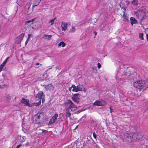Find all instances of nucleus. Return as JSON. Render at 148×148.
Returning a JSON list of instances; mask_svg holds the SVG:
<instances>
[{"mask_svg":"<svg viewBox=\"0 0 148 148\" xmlns=\"http://www.w3.org/2000/svg\"><path fill=\"white\" fill-rule=\"evenodd\" d=\"M34 122L38 124V126H42L44 123V120L42 113H39L35 115L34 117Z\"/></svg>","mask_w":148,"mask_h":148,"instance_id":"obj_1","label":"nucleus"},{"mask_svg":"<svg viewBox=\"0 0 148 148\" xmlns=\"http://www.w3.org/2000/svg\"><path fill=\"white\" fill-rule=\"evenodd\" d=\"M148 84H146L145 82L143 80H140L134 82L133 85L135 87L139 88L140 90L145 89L148 88Z\"/></svg>","mask_w":148,"mask_h":148,"instance_id":"obj_2","label":"nucleus"},{"mask_svg":"<svg viewBox=\"0 0 148 148\" xmlns=\"http://www.w3.org/2000/svg\"><path fill=\"white\" fill-rule=\"evenodd\" d=\"M66 109L69 110L70 109L71 111H74L76 110L77 107L70 100L66 101L64 103Z\"/></svg>","mask_w":148,"mask_h":148,"instance_id":"obj_3","label":"nucleus"},{"mask_svg":"<svg viewBox=\"0 0 148 148\" xmlns=\"http://www.w3.org/2000/svg\"><path fill=\"white\" fill-rule=\"evenodd\" d=\"M44 97V96L43 92L41 91H39L36 96L37 99L38 100H39V101L38 103H34V105L36 106L39 105L41 103V99Z\"/></svg>","mask_w":148,"mask_h":148,"instance_id":"obj_4","label":"nucleus"},{"mask_svg":"<svg viewBox=\"0 0 148 148\" xmlns=\"http://www.w3.org/2000/svg\"><path fill=\"white\" fill-rule=\"evenodd\" d=\"M30 125V123L29 122L24 120L22 124L23 130H24L27 131L29 129Z\"/></svg>","mask_w":148,"mask_h":148,"instance_id":"obj_5","label":"nucleus"},{"mask_svg":"<svg viewBox=\"0 0 148 148\" xmlns=\"http://www.w3.org/2000/svg\"><path fill=\"white\" fill-rule=\"evenodd\" d=\"M107 104L106 102L103 100H98L96 101L94 103L93 105L99 106H104Z\"/></svg>","mask_w":148,"mask_h":148,"instance_id":"obj_6","label":"nucleus"},{"mask_svg":"<svg viewBox=\"0 0 148 148\" xmlns=\"http://www.w3.org/2000/svg\"><path fill=\"white\" fill-rule=\"evenodd\" d=\"M142 137V136L140 134L137 133H134L132 134L129 136V138L133 140H139Z\"/></svg>","mask_w":148,"mask_h":148,"instance_id":"obj_7","label":"nucleus"},{"mask_svg":"<svg viewBox=\"0 0 148 148\" xmlns=\"http://www.w3.org/2000/svg\"><path fill=\"white\" fill-rule=\"evenodd\" d=\"M81 96V95L78 93L75 94L73 95L72 99L74 102L78 103Z\"/></svg>","mask_w":148,"mask_h":148,"instance_id":"obj_8","label":"nucleus"},{"mask_svg":"<svg viewBox=\"0 0 148 148\" xmlns=\"http://www.w3.org/2000/svg\"><path fill=\"white\" fill-rule=\"evenodd\" d=\"M135 14L138 18L141 19L143 18L145 15V14L143 11L138 10L135 13Z\"/></svg>","mask_w":148,"mask_h":148,"instance_id":"obj_9","label":"nucleus"},{"mask_svg":"<svg viewBox=\"0 0 148 148\" xmlns=\"http://www.w3.org/2000/svg\"><path fill=\"white\" fill-rule=\"evenodd\" d=\"M62 30L64 32H65L67 30L68 24L64 22H62L61 24Z\"/></svg>","mask_w":148,"mask_h":148,"instance_id":"obj_10","label":"nucleus"},{"mask_svg":"<svg viewBox=\"0 0 148 148\" xmlns=\"http://www.w3.org/2000/svg\"><path fill=\"white\" fill-rule=\"evenodd\" d=\"M77 92L79 91L85 92L86 90L84 86L82 85L79 84L76 86Z\"/></svg>","mask_w":148,"mask_h":148,"instance_id":"obj_11","label":"nucleus"},{"mask_svg":"<svg viewBox=\"0 0 148 148\" xmlns=\"http://www.w3.org/2000/svg\"><path fill=\"white\" fill-rule=\"evenodd\" d=\"M58 117L57 114H55L52 117L49 122V125H51L54 123L56 120L57 118Z\"/></svg>","mask_w":148,"mask_h":148,"instance_id":"obj_12","label":"nucleus"},{"mask_svg":"<svg viewBox=\"0 0 148 148\" xmlns=\"http://www.w3.org/2000/svg\"><path fill=\"white\" fill-rule=\"evenodd\" d=\"M21 103L25 104V106H27L31 107V105H30L29 103V101L27 99H25L24 98H22L21 101Z\"/></svg>","mask_w":148,"mask_h":148,"instance_id":"obj_13","label":"nucleus"},{"mask_svg":"<svg viewBox=\"0 0 148 148\" xmlns=\"http://www.w3.org/2000/svg\"><path fill=\"white\" fill-rule=\"evenodd\" d=\"M77 89L76 86L74 84L72 85L71 86L69 87V90L70 92H71L72 91L73 92H77Z\"/></svg>","mask_w":148,"mask_h":148,"instance_id":"obj_14","label":"nucleus"},{"mask_svg":"<svg viewBox=\"0 0 148 148\" xmlns=\"http://www.w3.org/2000/svg\"><path fill=\"white\" fill-rule=\"evenodd\" d=\"M41 0H33L32 8L34 7L38 6L41 1Z\"/></svg>","mask_w":148,"mask_h":148,"instance_id":"obj_15","label":"nucleus"},{"mask_svg":"<svg viewBox=\"0 0 148 148\" xmlns=\"http://www.w3.org/2000/svg\"><path fill=\"white\" fill-rule=\"evenodd\" d=\"M17 139L21 143H23L25 141V137L21 136H18L17 137Z\"/></svg>","mask_w":148,"mask_h":148,"instance_id":"obj_16","label":"nucleus"},{"mask_svg":"<svg viewBox=\"0 0 148 148\" xmlns=\"http://www.w3.org/2000/svg\"><path fill=\"white\" fill-rule=\"evenodd\" d=\"M130 23L132 25H133L134 24H136L138 23L137 20L134 17H130Z\"/></svg>","mask_w":148,"mask_h":148,"instance_id":"obj_17","label":"nucleus"},{"mask_svg":"<svg viewBox=\"0 0 148 148\" xmlns=\"http://www.w3.org/2000/svg\"><path fill=\"white\" fill-rule=\"evenodd\" d=\"M66 44L63 41H62L58 44V47H64L66 46Z\"/></svg>","mask_w":148,"mask_h":148,"instance_id":"obj_18","label":"nucleus"},{"mask_svg":"<svg viewBox=\"0 0 148 148\" xmlns=\"http://www.w3.org/2000/svg\"><path fill=\"white\" fill-rule=\"evenodd\" d=\"M51 35H47L45 34L42 36V38L43 39L49 40L51 39Z\"/></svg>","mask_w":148,"mask_h":148,"instance_id":"obj_19","label":"nucleus"},{"mask_svg":"<svg viewBox=\"0 0 148 148\" xmlns=\"http://www.w3.org/2000/svg\"><path fill=\"white\" fill-rule=\"evenodd\" d=\"M45 88L47 90H53L54 89L53 86L51 84H49L46 85L45 87Z\"/></svg>","mask_w":148,"mask_h":148,"instance_id":"obj_20","label":"nucleus"},{"mask_svg":"<svg viewBox=\"0 0 148 148\" xmlns=\"http://www.w3.org/2000/svg\"><path fill=\"white\" fill-rule=\"evenodd\" d=\"M11 99V96L10 95H7L6 97V100L7 102L9 103Z\"/></svg>","mask_w":148,"mask_h":148,"instance_id":"obj_21","label":"nucleus"},{"mask_svg":"<svg viewBox=\"0 0 148 148\" xmlns=\"http://www.w3.org/2000/svg\"><path fill=\"white\" fill-rule=\"evenodd\" d=\"M76 31V29L75 27L72 26L71 28L70 29L69 31L70 33H72Z\"/></svg>","mask_w":148,"mask_h":148,"instance_id":"obj_22","label":"nucleus"},{"mask_svg":"<svg viewBox=\"0 0 148 148\" xmlns=\"http://www.w3.org/2000/svg\"><path fill=\"white\" fill-rule=\"evenodd\" d=\"M69 110L66 109V117H69L71 115V113L69 112Z\"/></svg>","mask_w":148,"mask_h":148,"instance_id":"obj_23","label":"nucleus"},{"mask_svg":"<svg viewBox=\"0 0 148 148\" xmlns=\"http://www.w3.org/2000/svg\"><path fill=\"white\" fill-rule=\"evenodd\" d=\"M24 36V34H21L19 36L17 37V38L19 40V41H21L23 39Z\"/></svg>","mask_w":148,"mask_h":148,"instance_id":"obj_24","label":"nucleus"},{"mask_svg":"<svg viewBox=\"0 0 148 148\" xmlns=\"http://www.w3.org/2000/svg\"><path fill=\"white\" fill-rule=\"evenodd\" d=\"M123 21L126 22L128 21V18L127 16L125 15V12H124V13L123 14Z\"/></svg>","mask_w":148,"mask_h":148,"instance_id":"obj_25","label":"nucleus"},{"mask_svg":"<svg viewBox=\"0 0 148 148\" xmlns=\"http://www.w3.org/2000/svg\"><path fill=\"white\" fill-rule=\"evenodd\" d=\"M55 19H56V18H54L52 19L51 20L49 21V24H50V25H53L54 23V22L55 20Z\"/></svg>","mask_w":148,"mask_h":148,"instance_id":"obj_26","label":"nucleus"},{"mask_svg":"<svg viewBox=\"0 0 148 148\" xmlns=\"http://www.w3.org/2000/svg\"><path fill=\"white\" fill-rule=\"evenodd\" d=\"M36 18H34L32 19H31L29 21H26L25 22V24H27V23H29L32 22L36 20Z\"/></svg>","mask_w":148,"mask_h":148,"instance_id":"obj_27","label":"nucleus"},{"mask_svg":"<svg viewBox=\"0 0 148 148\" xmlns=\"http://www.w3.org/2000/svg\"><path fill=\"white\" fill-rule=\"evenodd\" d=\"M139 37L141 40H144L143 34L142 33H140L139 34Z\"/></svg>","mask_w":148,"mask_h":148,"instance_id":"obj_28","label":"nucleus"},{"mask_svg":"<svg viewBox=\"0 0 148 148\" xmlns=\"http://www.w3.org/2000/svg\"><path fill=\"white\" fill-rule=\"evenodd\" d=\"M138 0H134L132 2V3L134 5H137Z\"/></svg>","mask_w":148,"mask_h":148,"instance_id":"obj_29","label":"nucleus"},{"mask_svg":"<svg viewBox=\"0 0 148 148\" xmlns=\"http://www.w3.org/2000/svg\"><path fill=\"white\" fill-rule=\"evenodd\" d=\"M5 66V65L3 64H2L0 66V69L1 70H2V69L3 68V67Z\"/></svg>","mask_w":148,"mask_h":148,"instance_id":"obj_30","label":"nucleus"},{"mask_svg":"<svg viewBox=\"0 0 148 148\" xmlns=\"http://www.w3.org/2000/svg\"><path fill=\"white\" fill-rule=\"evenodd\" d=\"M97 67L99 69H100L101 67V65L100 63H97Z\"/></svg>","mask_w":148,"mask_h":148,"instance_id":"obj_31","label":"nucleus"},{"mask_svg":"<svg viewBox=\"0 0 148 148\" xmlns=\"http://www.w3.org/2000/svg\"><path fill=\"white\" fill-rule=\"evenodd\" d=\"M93 137H94V138L95 139H96V137H97V135L95 132L93 133Z\"/></svg>","mask_w":148,"mask_h":148,"instance_id":"obj_32","label":"nucleus"},{"mask_svg":"<svg viewBox=\"0 0 148 148\" xmlns=\"http://www.w3.org/2000/svg\"><path fill=\"white\" fill-rule=\"evenodd\" d=\"M21 145H22L20 144L19 145H18L16 148H19L21 146Z\"/></svg>","mask_w":148,"mask_h":148,"instance_id":"obj_33","label":"nucleus"},{"mask_svg":"<svg viewBox=\"0 0 148 148\" xmlns=\"http://www.w3.org/2000/svg\"><path fill=\"white\" fill-rule=\"evenodd\" d=\"M31 36V35L30 34H29L28 36L27 39L29 40Z\"/></svg>","mask_w":148,"mask_h":148,"instance_id":"obj_34","label":"nucleus"},{"mask_svg":"<svg viewBox=\"0 0 148 148\" xmlns=\"http://www.w3.org/2000/svg\"><path fill=\"white\" fill-rule=\"evenodd\" d=\"M29 142H27L25 144V145L26 146H27L29 145Z\"/></svg>","mask_w":148,"mask_h":148,"instance_id":"obj_35","label":"nucleus"},{"mask_svg":"<svg viewBox=\"0 0 148 148\" xmlns=\"http://www.w3.org/2000/svg\"><path fill=\"white\" fill-rule=\"evenodd\" d=\"M42 132H48L46 130H42Z\"/></svg>","mask_w":148,"mask_h":148,"instance_id":"obj_36","label":"nucleus"},{"mask_svg":"<svg viewBox=\"0 0 148 148\" xmlns=\"http://www.w3.org/2000/svg\"><path fill=\"white\" fill-rule=\"evenodd\" d=\"M27 5H28V8H29L31 6V4L30 3H28Z\"/></svg>","mask_w":148,"mask_h":148,"instance_id":"obj_37","label":"nucleus"},{"mask_svg":"<svg viewBox=\"0 0 148 148\" xmlns=\"http://www.w3.org/2000/svg\"><path fill=\"white\" fill-rule=\"evenodd\" d=\"M9 58V57H8L5 59V60H4L6 62H7V60H8V59Z\"/></svg>","mask_w":148,"mask_h":148,"instance_id":"obj_38","label":"nucleus"},{"mask_svg":"<svg viewBox=\"0 0 148 148\" xmlns=\"http://www.w3.org/2000/svg\"><path fill=\"white\" fill-rule=\"evenodd\" d=\"M6 63V62H5V61H4L3 63H2L3 64L5 65V64Z\"/></svg>","mask_w":148,"mask_h":148,"instance_id":"obj_39","label":"nucleus"},{"mask_svg":"<svg viewBox=\"0 0 148 148\" xmlns=\"http://www.w3.org/2000/svg\"><path fill=\"white\" fill-rule=\"evenodd\" d=\"M28 39H27V40L25 42V44L26 45L27 43L28 42Z\"/></svg>","mask_w":148,"mask_h":148,"instance_id":"obj_40","label":"nucleus"},{"mask_svg":"<svg viewBox=\"0 0 148 148\" xmlns=\"http://www.w3.org/2000/svg\"><path fill=\"white\" fill-rule=\"evenodd\" d=\"M146 37H147V40H148V34H146Z\"/></svg>","mask_w":148,"mask_h":148,"instance_id":"obj_41","label":"nucleus"},{"mask_svg":"<svg viewBox=\"0 0 148 148\" xmlns=\"http://www.w3.org/2000/svg\"><path fill=\"white\" fill-rule=\"evenodd\" d=\"M110 112H112V109L111 108V107H110Z\"/></svg>","mask_w":148,"mask_h":148,"instance_id":"obj_42","label":"nucleus"},{"mask_svg":"<svg viewBox=\"0 0 148 148\" xmlns=\"http://www.w3.org/2000/svg\"><path fill=\"white\" fill-rule=\"evenodd\" d=\"M39 63H36V65H39Z\"/></svg>","mask_w":148,"mask_h":148,"instance_id":"obj_43","label":"nucleus"},{"mask_svg":"<svg viewBox=\"0 0 148 148\" xmlns=\"http://www.w3.org/2000/svg\"><path fill=\"white\" fill-rule=\"evenodd\" d=\"M44 101H45V99H42V102L43 103V102H44Z\"/></svg>","mask_w":148,"mask_h":148,"instance_id":"obj_44","label":"nucleus"},{"mask_svg":"<svg viewBox=\"0 0 148 148\" xmlns=\"http://www.w3.org/2000/svg\"><path fill=\"white\" fill-rule=\"evenodd\" d=\"M95 35H96V32H95Z\"/></svg>","mask_w":148,"mask_h":148,"instance_id":"obj_45","label":"nucleus"},{"mask_svg":"<svg viewBox=\"0 0 148 148\" xmlns=\"http://www.w3.org/2000/svg\"><path fill=\"white\" fill-rule=\"evenodd\" d=\"M32 29H34V28H33V27H32Z\"/></svg>","mask_w":148,"mask_h":148,"instance_id":"obj_46","label":"nucleus"},{"mask_svg":"<svg viewBox=\"0 0 148 148\" xmlns=\"http://www.w3.org/2000/svg\"><path fill=\"white\" fill-rule=\"evenodd\" d=\"M147 85H148V84H147Z\"/></svg>","mask_w":148,"mask_h":148,"instance_id":"obj_47","label":"nucleus"}]
</instances>
